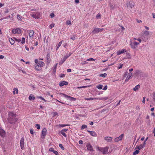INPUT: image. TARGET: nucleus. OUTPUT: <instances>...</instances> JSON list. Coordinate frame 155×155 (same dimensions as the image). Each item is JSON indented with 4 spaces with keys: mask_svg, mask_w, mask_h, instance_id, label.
<instances>
[{
    "mask_svg": "<svg viewBox=\"0 0 155 155\" xmlns=\"http://www.w3.org/2000/svg\"><path fill=\"white\" fill-rule=\"evenodd\" d=\"M8 120L10 124H14L18 120L16 114L13 112H9L8 115Z\"/></svg>",
    "mask_w": 155,
    "mask_h": 155,
    "instance_id": "f257e3e1",
    "label": "nucleus"
},
{
    "mask_svg": "<svg viewBox=\"0 0 155 155\" xmlns=\"http://www.w3.org/2000/svg\"><path fill=\"white\" fill-rule=\"evenodd\" d=\"M107 97H95V98H85L84 99L87 101H90V100H93L95 99L99 100H101L105 101L107 100L108 99Z\"/></svg>",
    "mask_w": 155,
    "mask_h": 155,
    "instance_id": "f03ea898",
    "label": "nucleus"
},
{
    "mask_svg": "<svg viewBox=\"0 0 155 155\" xmlns=\"http://www.w3.org/2000/svg\"><path fill=\"white\" fill-rule=\"evenodd\" d=\"M21 32V29L18 28H13L12 30V33L13 34H20Z\"/></svg>",
    "mask_w": 155,
    "mask_h": 155,
    "instance_id": "7ed1b4c3",
    "label": "nucleus"
},
{
    "mask_svg": "<svg viewBox=\"0 0 155 155\" xmlns=\"http://www.w3.org/2000/svg\"><path fill=\"white\" fill-rule=\"evenodd\" d=\"M135 4L132 1H128L127 3V7H130L132 8L134 6Z\"/></svg>",
    "mask_w": 155,
    "mask_h": 155,
    "instance_id": "20e7f679",
    "label": "nucleus"
},
{
    "mask_svg": "<svg viewBox=\"0 0 155 155\" xmlns=\"http://www.w3.org/2000/svg\"><path fill=\"white\" fill-rule=\"evenodd\" d=\"M104 30V28H94L92 31L93 34H95L97 33L102 31Z\"/></svg>",
    "mask_w": 155,
    "mask_h": 155,
    "instance_id": "39448f33",
    "label": "nucleus"
},
{
    "mask_svg": "<svg viewBox=\"0 0 155 155\" xmlns=\"http://www.w3.org/2000/svg\"><path fill=\"white\" fill-rule=\"evenodd\" d=\"M139 44V43H138L136 41H134V42H131L130 43V45L131 48L133 49L136 48L137 46V45Z\"/></svg>",
    "mask_w": 155,
    "mask_h": 155,
    "instance_id": "423d86ee",
    "label": "nucleus"
},
{
    "mask_svg": "<svg viewBox=\"0 0 155 155\" xmlns=\"http://www.w3.org/2000/svg\"><path fill=\"white\" fill-rule=\"evenodd\" d=\"M31 15L34 18L38 19L39 18L40 15L39 12H34L32 13Z\"/></svg>",
    "mask_w": 155,
    "mask_h": 155,
    "instance_id": "0eeeda50",
    "label": "nucleus"
},
{
    "mask_svg": "<svg viewBox=\"0 0 155 155\" xmlns=\"http://www.w3.org/2000/svg\"><path fill=\"white\" fill-rule=\"evenodd\" d=\"M24 140L23 137L21 139L20 141V145L21 148V149H23L24 148Z\"/></svg>",
    "mask_w": 155,
    "mask_h": 155,
    "instance_id": "6e6552de",
    "label": "nucleus"
},
{
    "mask_svg": "<svg viewBox=\"0 0 155 155\" xmlns=\"http://www.w3.org/2000/svg\"><path fill=\"white\" fill-rule=\"evenodd\" d=\"M46 132L47 130L46 128H44L41 132V137L42 138L44 139L45 138Z\"/></svg>",
    "mask_w": 155,
    "mask_h": 155,
    "instance_id": "1a4fd4ad",
    "label": "nucleus"
},
{
    "mask_svg": "<svg viewBox=\"0 0 155 155\" xmlns=\"http://www.w3.org/2000/svg\"><path fill=\"white\" fill-rule=\"evenodd\" d=\"M124 136V134H122L119 137L115 138L114 140L115 141L118 142L119 141L121 140Z\"/></svg>",
    "mask_w": 155,
    "mask_h": 155,
    "instance_id": "9d476101",
    "label": "nucleus"
},
{
    "mask_svg": "<svg viewBox=\"0 0 155 155\" xmlns=\"http://www.w3.org/2000/svg\"><path fill=\"white\" fill-rule=\"evenodd\" d=\"M126 50L125 49H123L117 51V55H119L121 54H123L124 52H126Z\"/></svg>",
    "mask_w": 155,
    "mask_h": 155,
    "instance_id": "9b49d317",
    "label": "nucleus"
},
{
    "mask_svg": "<svg viewBox=\"0 0 155 155\" xmlns=\"http://www.w3.org/2000/svg\"><path fill=\"white\" fill-rule=\"evenodd\" d=\"M87 147L88 150L91 151H94L93 148L91 144L89 143H88L87 145Z\"/></svg>",
    "mask_w": 155,
    "mask_h": 155,
    "instance_id": "f8f14e48",
    "label": "nucleus"
},
{
    "mask_svg": "<svg viewBox=\"0 0 155 155\" xmlns=\"http://www.w3.org/2000/svg\"><path fill=\"white\" fill-rule=\"evenodd\" d=\"M34 32L33 30H29L28 31V35L29 37L32 38L34 36Z\"/></svg>",
    "mask_w": 155,
    "mask_h": 155,
    "instance_id": "ddd939ff",
    "label": "nucleus"
},
{
    "mask_svg": "<svg viewBox=\"0 0 155 155\" xmlns=\"http://www.w3.org/2000/svg\"><path fill=\"white\" fill-rule=\"evenodd\" d=\"M0 135L2 137H4L5 136V131L1 128H0Z\"/></svg>",
    "mask_w": 155,
    "mask_h": 155,
    "instance_id": "4468645a",
    "label": "nucleus"
},
{
    "mask_svg": "<svg viewBox=\"0 0 155 155\" xmlns=\"http://www.w3.org/2000/svg\"><path fill=\"white\" fill-rule=\"evenodd\" d=\"M108 149L109 147H107L103 148V154H105L107 153L108 151Z\"/></svg>",
    "mask_w": 155,
    "mask_h": 155,
    "instance_id": "2eb2a0df",
    "label": "nucleus"
},
{
    "mask_svg": "<svg viewBox=\"0 0 155 155\" xmlns=\"http://www.w3.org/2000/svg\"><path fill=\"white\" fill-rule=\"evenodd\" d=\"M68 57V56H65L63 59H61V60L59 62V64L60 65H61L66 60Z\"/></svg>",
    "mask_w": 155,
    "mask_h": 155,
    "instance_id": "dca6fc26",
    "label": "nucleus"
},
{
    "mask_svg": "<svg viewBox=\"0 0 155 155\" xmlns=\"http://www.w3.org/2000/svg\"><path fill=\"white\" fill-rule=\"evenodd\" d=\"M104 139L107 141L111 142L112 140V138L110 137H104Z\"/></svg>",
    "mask_w": 155,
    "mask_h": 155,
    "instance_id": "f3484780",
    "label": "nucleus"
},
{
    "mask_svg": "<svg viewBox=\"0 0 155 155\" xmlns=\"http://www.w3.org/2000/svg\"><path fill=\"white\" fill-rule=\"evenodd\" d=\"M87 132L90 133V134L93 137H96L97 136V134L94 131H90L87 130Z\"/></svg>",
    "mask_w": 155,
    "mask_h": 155,
    "instance_id": "a211bd4d",
    "label": "nucleus"
},
{
    "mask_svg": "<svg viewBox=\"0 0 155 155\" xmlns=\"http://www.w3.org/2000/svg\"><path fill=\"white\" fill-rule=\"evenodd\" d=\"M67 84H68V82H67L63 81L60 83L59 85L60 86L62 87L64 85H67Z\"/></svg>",
    "mask_w": 155,
    "mask_h": 155,
    "instance_id": "6ab92c4d",
    "label": "nucleus"
},
{
    "mask_svg": "<svg viewBox=\"0 0 155 155\" xmlns=\"http://www.w3.org/2000/svg\"><path fill=\"white\" fill-rule=\"evenodd\" d=\"M144 147H143L142 144H140L139 146H137L135 148V149H138L139 150Z\"/></svg>",
    "mask_w": 155,
    "mask_h": 155,
    "instance_id": "aec40b11",
    "label": "nucleus"
},
{
    "mask_svg": "<svg viewBox=\"0 0 155 155\" xmlns=\"http://www.w3.org/2000/svg\"><path fill=\"white\" fill-rule=\"evenodd\" d=\"M132 73L130 72L129 73L125 81H128L129 79L131 77V76H132Z\"/></svg>",
    "mask_w": 155,
    "mask_h": 155,
    "instance_id": "412c9836",
    "label": "nucleus"
},
{
    "mask_svg": "<svg viewBox=\"0 0 155 155\" xmlns=\"http://www.w3.org/2000/svg\"><path fill=\"white\" fill-rule=\"evenodd\" d=\"M37 64L39 65V66L41 68V67L44 66L45 65V63L44 62L40 61Z\"/></svg>",
    "mask_w": 155,
    "mask_h": 155,
    "instance_id": "4be33fe9",
    "label": "nucleus"
},
{
    "mask_svg": "<svg viewBox=\"0 0 155 155\" xmlns=\"http://www.w3.org/2000/svg\"><path fill=\"white\" fill-rule=\"evenodd\" d=\"M143 34L145 36H147L150 35V32L147 31H144Z\"/></svg>",
    "mask_w": 155,
    "mask_h": 155,
    "instance_id": "5701e85b",
    "label": "nucleus"
},
{
    "mask_svg": "<svg viewBox=\"0 0 155 155\" xmlns=\"http://www.w3.org/2000/svg\"><path fill=\"white\" fill-rule=\"evenodd\" d=\"M9 41L12 45H13L15 43V41L14 40L11 38H9Z\"/></svg>",
    "mask_w": 155,
    "mask_h": 155,
    "instance_id": "b1692460",
    "label": "nucleus"
},
{
    "mask_svg": "<svg viewBox=\"0 0 155 155\" xmlns=\"http://www.w3.org/2000/svg\"><path fill=\"white\" fill-rule=\"evenodd\" d=\"M28 98L30 100H34L35 99V97L34 95L31 94L29 96Z\"/></svg>",
    "mask_w": 155,
    "mask_h": 155,
    "instance_id": "393cba45",
    "label": "nucleus"
},
{
    "mask_svg": "<svg viewBox=\"0 0 155 155\" xmlns=\"http://www.w3.org/2000/svg\"><path fill=\"white\" fill-rule=\"evenodd\" d=\"M14 90L13 91V93L14 94H15V93L18 94V90L17 88H14Z\"/></svg>",
    "mask_w": 155,
    "mask_h": 155,
    "instance_id": "a878e982",
    "label": "nucleus"
},
{
    "mask_svg": "<svg viewBox=\"0 0 155 155\" xmlns=\"http://www.w3.org/2000/svg\"><path fill=\"white\" fill-rule=\"evenodd\" d=\"M37 98L38 99H41V100L44 101L45 102H47V101L44 98L42 97L41 96H37Z\"/></svg>",
    "mask_w": 155,
    "mask_h": 155,
    "instance_id": "bb28decb",
    "label": "nucleus"
},
{
    "mask_svg": "<svg viewBox=\"0 0 155 155\" xmlns=\"http://www.w3.org/2000/svg\"><path fill=\"white\" fill-rule=\"evenodd\" d=\"M140 85L139 84L136 86L133 89L134 91H136L140 87Z\"/></svg>",
    "mask_w": 155,
    "mask_h": 155,
    "instance_id": "cd10ccee",
    "label": "nucleus"
},
{
    "mask_svg": "<svg viewBox=\"0 0 155 155\" xmlns=\"http://www.w3.org/2000/svg\"><path fill=\"white\" fill-rule=\"evenodd\" d=\"M68 100L70 101H75L76 100V98L74 97L68 96Z\"/></svg>",
    "mask_w": 155,
    "mask_h": 155,
    "instance_id": "c85d7f7f",
    "label": "nucleus"
},
{
    "mask_svg": "<svg viewBox=\"0 0 155 155\" xmlns=\"http://www.w3.org/2000/svg\"><path fill=\"white\" fill-rule=\"evenodd\" d=\"M140 151L138 149H136V150L133 153V155H136L139 153Z\"/></svg>",
    "mask_w": 155,
    "mask_h": 155,
    "instance_id": "c756f323",
    "label": "nucleus"
},
{
    "mask_svg": "<svg viewBox=\"0 0 155 155\" xmlns=\"http://www.w3.org/2000/svg\"><path fill=\"white\" fill-rule=\"evenodd\" d=\"M35 69L37 70H40L41 69V67L39 66V65L37 64L35 65Z\"/></svg>",
    "mask_w": 155,
    "mask_h": 155,
    "instance_id": "7c9ffc66",
    "label": "nucleus"
},
{
    "mask_svg": "<svg viewBox=\"0 0 155 155\" xmlns=\"http://www.w3.org/2000/svg\"><path fill=\"white\" fill-rule=\"evenodd\" d=\"M46 58L48 61H50V53L48 54Z\"/></svg>",
    "mask_w": 155,
    "mask_h": 155,
    "instance_id": "2f4dec72",
    "label": "nucleus"
},
{
    "mask_svg": "<svg viewBox=\"0 0 155 155\" xmlns=\"http://www.w3.org/2000/svg\"><path fill=\"white\" fill-rule=\"evenodd\" d=\"M96 87L99 89H101L103 87V86L102 85L99 84Z\"/></svg>",
    "mask_w": 155,
    "mask_h": 155,
    "instance_id": "473e14b6",
    "label": "nucleus"
},
{
    "mask_svg": "<svg viewBox=\"0 0 155 155\" xmlns=\"http://www.w3.org/2000/svg\"><path fill=\"white\" fill-rule=\"evenodd\" d=\"M62 42L61 41L58 44V45L57 46V48H56V50H57L59 48V47L60 46Z\"/></svg>",
    "mask_w": 155,
    "mask_h": 155,
    "instance_id": "72a5a7b5",
    "label": "nucleus"
},
{
    "mask_svg": "<svg viewBox=\"0 0 155 155\" xmlns=\"http://www.w3.org/2000/svg\"><path fill=\"white\" fill-rule=\"evenodd\" d=\"M35 127L37 128L38 130H39L40 129V124H36L35 125Z\"/></svg>",
    "mask_w": 155,
    "mask_h": 155,
    "instance_id": "f704fd0d",
    "label": "nucleus"
},
{
    "mask_svg": "<svg viewBox=\"0 0 155 155\" xmlns=\"http://www.w3.org/2000/svg\"><path fill=\"white\" fill-rule=\"evenodd\" d=\"M58 64H56L53 67V71L54 72H55L56 71V70L57 68V66Z\"/></svg>",
    "mask_w": 155,
    "mask_h": 155,
    "instance_id": "c9c22d12",
    "label": "nucleus"
},
{
    "mask_svg": "<svg viewBox=\"0 0 155 155\" xmlns=\"http://www.w3.org/2000/svg\"><path fill=\"white\" fill-rule=\"evenodd\" d=\"M97 149L98 150L101 152H103V148L102 147H97Z\"/></svg>",
    "mask_w": 155,
    "mask_h": 155,
    "instance_id": "e433bc0d",
    "label": "nucleus"
},
{
    "mask_svg": "<svg viewBox=\"0 0 155 155\" xmlns=\"http://www.w3.org/2000/svg\"><path fill=\"white\" fill-rule=\"evenodd\" d=\"M101 15L99 13H98L96 15V18L97 19H99L101 18Z\"/></svg>",
    "mask_w": 155,
    "mask_h": 155,
    "instance_id": "4c0bfd02",
    "label": "nucleus"
},
{
    "mask_svg": "<svg viewBox=\"0 0 155 155\" xmlns=\"http://www.w3.org/2000/svg\"><path fill=\"white\" fill-rule=\"evenodd\" d=\"M107 75V74L106 73H104L103 74H100V76L103 77H104V78L106 77Z\"/></svg>",
    "mask_w": 155,
    "mask_h": 155,
    "instance_id": "58836bf2",
    "label": "nucleus"
},
{
    "mask_svg": "<svg viewBox=\"0 0 155 155\" xmlns=\"http://www.w3.org/2000/svg\"><path fill=\"white\" fill-rule=\"evenodd\" d=\"M25 39L24 37H23L22 39L21 43L22 44L25 43Z\"/></svg>",
    "mask_w": 155,
    "mask_h": 155,
    "instance_id": "ea45409f",
    "label": "nucleus"
},
{
    "mask_svg": "<svg viewBox=\"0 0 155 155\" xmlns=\"http://www.w3.org/2000/svg\"><path fill=\"white\" fill-rule=\"evenodd\" d=\"M17 18L18 20L21 21V16L19 15H17Z\"/></svg>",
    "mask_w": 155,
    "mask_h": 155,
    "instance_id": "a19ab883",
    "label": "nucleus"
},
{
    "mask_svg": "<svg viewBox=\"0 0 155 155\" xmlns=\"http://www.w3.org/2000/svg\"><path fill=\"white\" fill-rule=\"evenodd\" d=\"M68 125L67 124H66V125H64V124H59L58 125V127H64L65 126H68Z\"/></svg>",
    "mask_w": 155,
    "mask_h": 155,
    "instance_id": "79ce46f5",
    "label": "nucleus"
},
{
    "mask_svg": "<svg viewBox=\"0 0 155 155\" xmlns=\"http://www.w3.org/2000/svg\"><path fill=\"white\" fill-rule=\"evenodd\" d=\"M87 126L85 124H83L81 126L82 129H83L87 128Z\"/></svg>",
    "mask_w": 155,
    "mask_h": 155,
    "instance_id": "37998d69",
    "label": "nucleus"
},
{
    "mask_svg": "<svg viewBox=\"0 0 155 155\" xmlns=\"http://www.w3.org/2000/svg\"><path fill=\"white\" fill-rule=\"evenodd\" d=\"M54 24H52L51 25H50L49 26V28L50 29H51L53 27H54Z\"/></svg>",
    "mask_w": 155,
    "mask_h": 155,
    "instance_id": "c03bdc74",
    "label": "nucleus"
},
{
    "mask_svg": "<svg viewBox=\"0 0 155 155\" xmlns=\"http://www.w3.org/2000/svg\"><path fill=\"white\" fill-rule=\"evenodd\" d=\"M59 147H61L62 150H64V147L60 143L59 145Z\"/></svg>",
    "mask_w": 155,
    "mask_h": 155,
    "instance_id": "a18cd8bd",
    "label": "nucleus"
},
{
    "mask_svg": "<svg viewBox=\"0 0 155 155\" xmlns=\"http://www.w3.org/2000/svg\"><path fill=\"white\" fill-rule=\"evenodd\" d=\"M14 38L15 39V40L18 42H19L21 41V40L20 39H17L15 38Z\"/></svg>",
    "mask_w": 155,
    "mask_h": 155,
    "instance_id": "49530a36",
    "label": "nucleus"
},
{
    "mask_svg": "<svg viewBox=\"0 0 155 155\" xmlns=\"http://www.w3.org/2000/svg\"><path fill=\"white\" fill-rule=\"evenodd\" d=\"M61 134H62L65 137H66V135L65 134V133H64V132L63 130H61Z\"/></svg>",
    "mask_w": 155,
    "mask_h": 155,
    "instance_id": "de8ad7c7",
    "label": "nucleus"
},
{
    "mask_svg": "<svg viewBox=\"0 0 155 155\" xmlns=\"http://www.w3.org/2000/svg\"><path fill=\"white\" fill-rule=\"evenodd\" d=\"M71 39H72L73 40H75V37L74 36V35H73V36H71Z\"/></svg>",
    "mask_w": 155,
    "mask_h": 155,
    "instance_id": "09e8293b",
    "label": "nucleus"
},
{
    "mask_svg": "<svg viewBox=\"0 0 155 155\" xmlns=\"http://www.w3.org/2000/svg\"><path fill=\"white\" fill-rule=\"evenodd\" d=\"M95 60L93 58H90L88 59H87V61H94Z\"/></svg>",
    "mask_w": 155,
    "mask_h": 155,
    "instance_id": "8fccbe9b",
    "label": "nucleus"
},
{
    "mask_svg": "<svg viewBox=\"0 0 155 155\" xmlns=\"http://www.w3.org/2000/svg\"><path fill=\"white\" fill-rule=\"evenodd\" d=\"M50 16L51 18H53L54 16V15L53 13H52L50 14Z\"/></svg>",
    "mask_w": 155,
    "mask_h": 155,
    "instance_id": "3c124183",
    "label": "nucleus"
},
{
    "mask_svg": "<svg viewBox=\"0 0 155 155\" xmlns=\"http://www.w3.org/2000/svg\"><path fill=\"white\" fill-rule=\"evenodd\" d=\"M153 101L155 102V93H154L153 94Z\"/></svg>",
    "mask_w": 155,
    "mask_h": 155,
    "instance_id": "603ef678",
    "label": "nucleus"
},
{
    "mask_svg": "<svg viewBox=\"0 0 155 155\" xmlns=\"http://www.w3.org/2000/svg\"><path fill=\"white\" fill-rule=\"evenodd\" d=\"M49 151H51V152H53L54 150L53 148H50L49 149Z\"/></svg>",
    "mask_w": 155,
    "mask_h": 155,
    "instance_id": "864d4df0",
    "label": "nucleus"
},
{
    "mask_svg": "<svg viewBox=\"0 0 155 155\" xmlns=\"http://www.w3.org/2000/svg\"><path fill=\"white\" fill-rule=\"evenodd\" d=\"M88 87V86H82V87H78V88H85V87Z\"/></svg>",
    "mask_w": 155,
    "mask_h": 155,
    "instance_id": "5fc2aeb1",
    "label": "nucleus"
},
{
    "mask_svg": "<svg viewBox=\"0 0 155 155\" xmlns=\"http://www.w3.org/2000/svg\"><path fill=\"white\" fill-rule=\"evenodd\" d=\"M30 133L31 134H34L33 130L32 129L30 130Z\"/></svg>",
    "mask_w": 155,
    "mask_h": 155,
    "instance_id": "6e6d98bb",
    "label": "nucleus"
},
{
    "mask_svg": "<svg viewBox=\"0 0 155 155\" xmlns=\"http://www.w3.org/2000/svg\"><path fill=\"white\" fill-rule=\"evenodd\" d=\"M35 62L36 64H38V59H35Z\"/></svg>",
    "mask_w": 155,
    "mask_h": 155,
    "instance_id": "4d7b16f0",
    "label": "nucleus"
},
{
    "mask_svg": "<svg viewBox=\"0 0 155 155\" xmlns=\"http://www.w3.org/2000/svg\"><path fill=\"white\" fill-rule=\"evenodd\" d=\"M145 97H144L143 98V101H142V103L143 104H145Z\"/></svg>",
    "mask_w": 155,
    "mask_h": 155,
    "instance_id": "13d9d810",
    "label": "nucleus"
},
{
    "mask_svg": "<svg viewBox=\"0 0 155 155\" xmlns=\"http://www.w3.org/2000/svg\"><path fill=\"white\" fill-rule=\"evenodd\" d=\"M56 155H57L58 154V152L56 150H54L53 152Z\"/></svg>",
    "mask_w": 155,
    "mask_h": 155,
    "instance_id": "bf43d9fd",
    "label": "nucleus"
},
{
    "mask_svg": "<svg viewBox=\"0 0 155 155\" xmlns=\"http://www.w3.org/2000/svg\"><path fill=\"white\" fill-rule=\"evenodd\" d=\"M65 75L64 74H61L60 75V77L61 78H63L65 77Z\"/></svg>",
    "mask_w": 155,
    "mask_h": 155,
    "instance_id": "052dcab7",
    "label": "nucleus"
},
{
    "mask_svg": "<svg viewBox=\"0 0 155 155\" xmlns=\"http://www.w3.org/2000/svg\"><path fill=\"white\" fill-rule=\"evenodd\" d=\"M79 143L80 144H82L83 143V141L82 140H80L79 141Z\"/></svg>",
    "mask_w": 155,
    "mask_h": 155,
    "instance_id": "680f3d73",
    "label": "nucleus"
},
{
    "mask_svg": "<svg viewBox=\"0 0 155 155\" xmlns=\"http://www.w3.org/2000/svg\"><path fill=\"white\" fill-rule=\"evenodd\" d=\"M107 88V85H106L104 86V87L103 89V90H106Z\"/></svg>",
    "mask_w": 155,
    "mask_h": 155,
    "instance_id": "e2e57ef3",
    "label": "nucleus"
},
{
    "mask_svg": "<svg viewBox=\"0 0 155 155\" xmlns=\"http://www.w3.org/2000/svg\"><path fill=\"white\" fill-rule=\"evenodd\" d=\"M123 66V64H120V67H119L118 68V69H120L121 68H122Z\"/></svg>",
    "mask_w": 155,
    "mask_h": 155,
    "instance_id": "0e129e2a",
    "label": "nucleus"
},
{
    "mask_svg": "<svg viewBox=\"0 0 155 155\" xmlns=\"http://www.w3.org/2000/svg\"><path fill=\"white\" fill-rule=\"evenodd\" d=\"M146 144V142H145V141H144V142L143 143V144H142V145L143 146V147H145Z\"/></svg>",
    "mask_w": 155,
    "mask_h": 155,
    "instance_id": "69168bd1",
    "label": "nucleus"
},
{
    "mask_svg": "<svg viewBox=\"0 0 155 155\" xmlns=\"http://www.w3.org/2000/svg\"><path fill=\"white\" fill-rule=\"evenodd\" d=\"M153 134L154 136L155 137V128H154L153 131Z\"/></svg>",
    "mask_w": 155,
    "mask_h": 155,
    "instance_id": "338daca9",
    "label": "nucleus"
},
{
    "mask_svg": "<svg viewBox=\"0 0 155 155\" xmlns=\"http://www.w3.org/2000/svg\"><path fill=\"white\" fill-rule=\"evenodd\" d=\"M4 58V57L2 55H0V59H3Z\"/></svg>",
    "mask_w": 155,
    "mask_h": 155,
    "instance_id": "774afa93",
    "label": "nucleus"
}]
</instances>
